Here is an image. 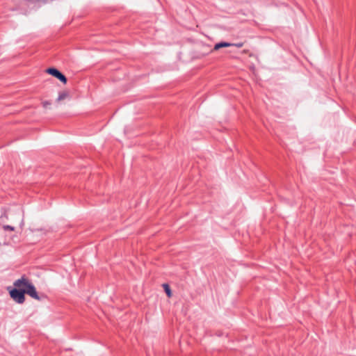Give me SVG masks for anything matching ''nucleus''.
I'll use <instances>...</instances> for the list:
<instances>
[{"instance_id":"obj_1","label":"nucleus","mask_w":356,"mask_h":356,"mask_svg":"<svg viewBox=\"0 0 356 356\" xmlns=\"http://www.w3.org/2000/svg\"><path fill=\"white\" fill-rule=\"evenodd\" d=\"M15 288L19 291L24 292L26 294L30 296L32 298L37 300H40L36 289L32 282L25 276L15 280L13 283Z\"/></svg>"},{"instance_id":"obj_2","label":"nucleus","mask_w":356,"mask_h":356,"mask_svg":"<svg viewBox=\"0 0 356 356\" xmlns=\"http://www.w3.org/2000/svg\"><path fill=\"white\" fill-rule=\"evenodd\" d=\"M10 297L17 303L22 304L25 300L24 292L19 291L17 288H14L9 291Z\"/></svg>"},{"instance_id":"obj_3","label":"nucleus","mask_w":356,"mask_h":356,"mask_svg":"<svg viewBox=\"0 0 356 356\" xmlns=\"http://www.w3.org/2000/svg\"><path fill=\"white\" fill-rule=\"evenodd\" d=\"M46 72L48 73L49 74H51L53 76L57 78L58 80H60L63 83H67L66 77L61 72H60L57 69L48 68V69H47Z\"/></svg>"},{"instance_id":"obj_4","label":"nucleus","mask_w":356,"mask_h":356,"mask_svg":"<svg viewBox=\"0 0 356 356\" xmlns=\"http://www.w3.org/2000/svg\"><path fill=\"white\" fill-rule=\"evenodd\" d=\"M70 97V94L68 90H62L58 93V97L56 99V102L58 103H60L66 99H69Z\"/></svg>"},{"instance_id":"obj_5","label":"nucleus","mask_w":356,"mask_h":356,"mask_svg":"<svg viewBox=\"0 0 356 356\" xmlns=\"http://www.w3.org/2000/svg\"><path fill=\"white\" fill-rule=\"evenodd\" d=\"M234 44L232 43H229L226 42H219L215 44L213 51H217L222 47H232Z\"/></svg>"},{"instance_id":"obj_6","label":"nucleus","mask_w":356,"mask_h":356,"mask_svg":"<svg viewBox=\"0 0 356 356\" xmlns=\"http://www.w3.org/2000/svg\"><path fill=\"white\" fill-rule=\"evenodd\" d=\"M163 289L165 290V292L166 293L168 298H170L172 296V291L170 290V288L168 284H164L163 285Z\"/></svg>"},{"instance_id":"obj_7","label":"nucleus","mask_w":356,"mask_h":356,"mask_svg":"<svg viewBox=\"0 0 356 356\" xmlns=\"http://www.w3.org/2000/svg\"><path fill=\"white\" fill-rule=\"evenodd\" d=\"M42 105L43 108H48L51 106V102L49 101H42Z\"/></svg>"},{"instance_id":"obj_8","label":"nucleus","mask_w":356,"mask_h":356,"mask_svg":"<svg viewBox=\"0 0 356 356\" xmlns=\"http://www.w3.org/2000/svg\"><path fill=\"white\" fill-rule=\"evenodd\" d=\"M3 229L4 230H9V231H12V232L15 230V227L13 226H10V225H3Z\"/></svg>"},{"instance_id":"obj_9","label":"nucleus","mask_w":356,"mask_h":356,"mask_svg":"<svg viewBox=\"0 0 356 356\" xmlns=\"http://www.w3.org/2000/svg\"><path fill=\"white\" fill-rule=\"evenodd\" d=\"M234 45L233 46H235L238 48H241L243 46V42H238V43H232Z\"/></svg>"},{"instance_id":"obj_10","label":"nucleus","mask_w":356,"mask_h":356,"mask_svg":"<svg viewBox=\"0 0 356 356\" xmlns=\"http://www.w3.org/2000/svg\"><path fill=\"white\" fill-rule=\"evenodd\" d=\"M23 225H24V220H22V226H23Z\"/></svg>"}]
</instances>
